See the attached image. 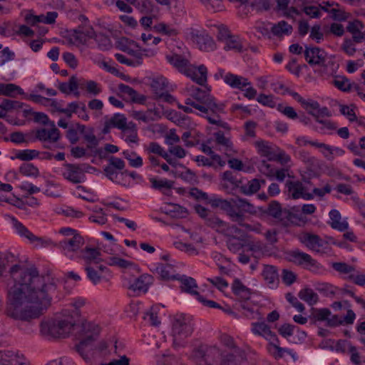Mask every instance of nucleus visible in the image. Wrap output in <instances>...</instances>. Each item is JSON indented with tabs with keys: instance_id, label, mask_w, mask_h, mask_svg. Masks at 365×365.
<instances>
[{
	"instance_id": "603ef678",
	"label": "nucleus",
	"mask_w": 365,
	"mask_h": 365,
	"mask_svg": "<svg viewBox=\"0 0 365 365\" xmlns=\"http://www.w3.org/2000/svg\"><path fill=\"white\" fill-rule=\"evenodd\" d=\"M14 93L19 95H25L24 90L19 86L14 83H4V93L3 96L15 98Z\"/></svg>"
},
{
	"instance_id": "37998d69",
	"label": "nucleus",
	"mask_w": 365,
	"mask_h": 365,
	"mask_svg": "<svg viewBox=\"0 0 365 365\" xmlns=\"http://www.w3.org/2000/svg\"><path fill=\"white\" fill-rule=\"evenodd\" d=\"M84 140L88 143L87 148L90 150L95 149L94 155H98L101 158H102L103 150L99 148L96 149V147L98 145V140L96 136L93 133H86L83 135Z\"/></svg>"
},
{
	"instance_id": "2eb2a0df",
	"label": "nucleus",
	"mask_w": 365,
	"mask_h": 365,
	"mask_svg": "<svg viewBox=\"0 0 365 365\" xmlns=\"http://www.w3.org/2000/svg\"><path fill=\"white\" fill-rule=\"evenodd\" d=\"M84 245V239L80 234H76L72 237H65L58 242V247L65 255L78 251Z\"/></svg>"
},
{
	"instance_id": "20e7f679",
	"label": "nucleus",
	"mask_w": 365,
	"mask_h": 365,
	"mask_svg": "<svg viewBox=\"0 0 365 365\" xmlns=\"http://www.w3.org/2000/svg\"><path fill=\"white\" fill-rule=\"evenodd\" d=\"M198 105L202 107L201 110H198L200 112V115L206 118L210 124L216 125L227 130H230L229 124L221 120L220 116V113H225L226 104L225 103L217 102V99L212 96Z\"/></svg>"
},
{
	"instance_id": "f257e3e1",
	"label": "nucleus",
	"mask_w": 365,
	"mask_h": 365,
	"mask_svg": "<svg viewBox=\"0 0 365 365\" xmlns=\"http://www.w3.org/2000/svg\"><path fill=\"white\" fill-rule=\"evenodd\" d=\"M16 260L11 252H0V284L6 285L7 316L21 322L38 318L50 307L57 285L49 274L41 275L34 266H11Z\"/></svg>"
},
{
	"instance_id": "f8f14e48",
	"label": "nucleus",
	"mask_w": 365,
	"mask_h": 365,
	"mask_svg": "<svg viewBox=\"0 0 365 365\" xmlns=\"http://www.w3.org/2000/svg\"><path fill=\"white\" fill-rule=\"evenodd\" d=\"M288 195L292 199L297 200L302 198L306 200L314 199V195L307 192L306 187L299 180H288L285 184Z\"/></svg>"
},
{
	"instance_id": "6e6d98bb",
	"label": "nucleus",
	"mask_w": 365,
	"mask_h": 365,
	"mask_svg": "<svg viewBox=\"0 0 365 365\" xmlns=\"http://www.w3.org/2000/svg\"><path fill=\"white\" fill-rule=\"evenodd\" d=\"M279 219H284L291 223L298 224L297 222H304V218L302 214L293 213L291 210L284 209L282 210V217Z\"/></svg>"
},
{
	"instance_id": "052dcab7",
	"label": "nucleus",
	"mask_w": 365,
	"mask_h": 365,
	"mask_svg": "<svg viewBox=\"0 0 365 365\" xmlns=\"http://www.w3.org/2000/svg\"><path fill=\"white\" fill-rule=\"evenodd\" d=\"M250 6L257 11H267L270 9L269 0H253L250 3Z\"/></svg>"
},
{
	"instance_id": "6ab92c4d",
	"label": "nucleus",
	"mask_w": 365,
	"mask_h": 365,
	"mask_svg": "<svg viewBox=\"0 0 365 365\" xmlns=\"http://www.w3.org/2000/svg\"><path fill=\"white\" fill-rule=\"evenodd\" d=\"M150 271L158 273L163 280H173L178 279L175 274V266L170 262L154 263L152 264Z\"/></svg>"
},
{
	"instance_id": "7ed1b4c3",
	"label": "nucleus",
	"mask_w": 365,
	"mask_h": 365,
	"mask_svg": "<svg viewBox=\"0 0 365 365\" xmlns=\"http://www.w3.org/2000/svg\"><path fill=\"white\" fill-rule=\"evenodd\" d=\"M166 59L178 71L190 78L197 84L203 86L206 83L207 69L205 65L202 64L197 68L193 67L187 58L177 53L167 56Z\"/></svg>"
},
{
	"instance_id": "c756f323",
	"label": "nucleus",
	"mask_w": 365,
	"mask_h": 365,
	"mask_svg": "<svg viewBox=\"0 0 365 365\" xmlns=\"http://www.w3.org/2000/svg\"><path fill=\"white\" fill-rule=\"evenodd\" d=\"M11 222L16 232L21 237L27 238L31 242L39 241L41 238L36 237L21 222H20L16 217H11Z\"/></svg>"
},
{
	"instance_id": "0eeeda50",
	"label": "nucleus",
	"mask_w": 365,
	"mask_h": 365,
	"mask_svg": "<svg viewBox=\"0 0 365 365\" xmlns=\"http://www.w3.org/2000/svg\"><path fill=\"white\" fill-rule=\"evenodd\" d=\"M221 357L222 352L218 347L207 344L194 348L190 356L197 365H219Z\"/></svg>"
},
{
	"instance_id": "3c124183",
	"label": "nucleus",
	"mask_w": 365,
	"mask_h": 365,
	"mask_svg": "<svg viewBox=\"0 0 365 365\" xmlns=\"http://www.w3.org/2000/svg\"><path fill=\"white\" fill-rule=\"evenodd\" d=\"M282 208L280 203L277 200H272L266 210V214L276 219L282 217Z\"/></svg>"
},
{
	"instance_id": "2f4dec72",
	"label": "nucleus",
	"mask_w": 365,
	"mask_h": 365,
	"mask_svg": "<svg viewBox=\"0 0 365 365\" xmlns=\"http://www.w3.org/2000/svg\"><path fill=\"white\" fill-rule=\"evenodd\" d=\"M300 299L305 302L309 306L316 304L319 301L318 294L311 288L305 287L298 292Z\"/></svg>"
},
{
	"instance_id": "f03ea898",
	"label": "nucleus",
	"mask_w": 365,
	"mask_h": 365,
	"mask_svg": "<svg viewBox=\"0 0 365 365\" xmlns=\"http://www.w3.org/2000/svg\"><path fill=\"white\" fill-rule=\"evenodd\" d=\"M207 204L213 208H220L225 211L232 222L245 227L248 231L254 230L252 225L245 223L244 212L255 215L256 209L247 199L237 197L230 200L222 199L215 194L209 196Z\"/></svg>"
},
{
	"instance_id": "e433bc0d",
	"label": "nucleus",
	"mask_w": 365,
	"mask_h": 365,
	"mask_svg": "<svg viewBox=\"0 0 365 365\" xmlns=\"http://www.w3.org/2000/svg\"><path fill=\"white\" fill-rule=\"evenodd\" d=\"M24 117L27 118L29 115H34V120L36 123H41L42 125H50L51 120H49L48 116L42 112H34L31 108H26L23 110Z\"/></svg>"
},
{
	"instance_id": "4be33fe9",
	"label": "nucleus",
	"mask_w": 365,
	"mask_h": 365,
	"mask_svg": "<svg viewBox=\"0 0 365 365\" xmlns=\"http://www.w3.org/2000/svg\"><path fill=\"white\" fill-rule=\"evenodd\" d=\"M193 38L201 51L209 52L216 48L213 38L206 33L196 34L193 36Z\"/></svg>"
},
{
	"instance_id": "f3484780",
	"label": "nucleus",
	"mask_w": 365,
	"mask_h": 365,
	"mask_svg": "<svg viewBox=\"0 0 365 365\" xmlns=\"http://www.w3.org/2000/svg\"><path fill=\"white\" fill-rule=\"evenodd\" d=\"M0 365H29L26 359L19 351H0Z\"/></svg>"
},
{
	"instance_id": "09e8293b",
	"label": "nucleus",
	"mask_w": 365,
	"mask_h": 365,
	"mask_svg": "<svg viewBox=\"0 0 365 365\" xmlns=\"http://www.w3.org/2000/svg\"><path fill=\"white\" fill-rule=\"evenodd\" d=\"M215 142L217 145H222L226 148V151H232L233 144L230 138L225 136L222 130H218L214 133Z\"/></svg>"
},
{
	"instance_id": "4d7b16f0",
	"label": "nucleus",
	"mask_w": 365,
	"mask_h": 365,
	"mask_svg": "<svg viewBox=\"0 0 365 365\" xmlns=\"http://www.w3.org/2000/svg\"><path fill=\"white\" fill-rule=\"evenodd\" d=\"M296 329L297 326L286 323L279 327L278 332L282 337L288 339L294 334Z\"/></svg>"
},
{
	"instance_id": "f704fd0d",
	"label": "nucleus",
	"mask_w": 365,
	"mask_h": 365,
	"mask_svg": "<svg viewBox=\"0 0 365 365\" xmlns=\"http://www.w3.org/2000/svg\"><path fill=\"white\" fill-rule=\"evenodd\" d=\"M224 49L225 51H235L241 53L243 51L242 41L238 36L232 35L225 42Z\"/></svg>"
},
{
	"instance_id": "dca6fc26",
	"label": "nucleus",
	"mask_w": 365,
	"mask_h": 365,
	"mask_svg": "<svg viewBox=\"0 0 365 365\" xmlns=\"http://www.w3.org/2000/svg\"><path fill=\"white\" fill-rule=\"evenodd\" d=\"M125 166V162L119 158L110 156L109 164L103 169L105 175L113 182H119V173L118 170H123Z\"/></svg>"
},
{
	"instance_id": "0e129e2a",
	"label": "nucleus",
	"mask_w": 365,
	"mask_h": 365,
	"mask_svg": "<svg viewBox=\"0 0 365 365\" xmlns=\"http://www.w3.org/2000/svg\"><path fill=\"white\" fill-rule=\"evenodd\" d=\"M277 110L289 119L295 120L298 118L297 113L292 106H283L282 104H279L277 106Z\"/></svg>"
},
{
	"instance_id": "aec40b11",
	"label": "nucleus",
	"mask_w": 365,
	"mask_h": 365,
	"mask_svg": "<svg viewBox=\"0 0 365 365\" xmlns=\"http://www.w3.org/2000/svg\"><path fill=\"white\" fill-rule=\"evenodd\" d=\"M153 277L149 274H141L138 278L135 279L133 282H130L128 288L130 290L135 292H147L149 287L153 283Z\"/></svg>"
},
{
	"instance_id": "de8ad7c7",
	"label": "nucleus",
	"mask_w": 365,
	"mask_h": 365,
	"mask_svg": "<svg viewBox=\"0 0 365 365\" xmlns=\"http://www.w3.org/2000/svg\"><path fill=\"white\" fill-rule=\"evenodd\" d=\"M222 180L229 182L233 185V188L240 189L242 182V178H237V174L231 170H227L222 174Z\"/></svg>"
},
{
	"instance_id": "423d86ee",
	"label": "nucleus",
	"mask_w": 365,
	"mask_h": 365,
	"mask_svg": "<svg viewBox=\"0 0 365 365\" xmlns=\"http://www.w3.org/2000/svg\"><path fill=\"white\" fill-rule=\"evenodd\" d=\"M304 56L305 61L310 66H318L323 67L327 73L332 74L339 68V64L334 60H327V53L324 49L317 46L305 45Z\"/></svg>"
},
{
	"instance_id": "39448f33",
	"label": "nucleus",
	"mask_w": 365,
	"mask_h": 365,
	"mask_svg": "<svg viewBox=\"0 0 365 365\" xmlns=\"http://www.w3.org/2000/svg\"><path fill=\"white\" fill-rule=\"evenodd\" d=\"M100 331V327L90 322H83L79 327L76 336L80 341L76 345V351L84 360L90 359L88 354L85 351V349L87 347H91V349H93V344L97 340Z\"/></svg>"
},
{
	"instance_id": "c9c22d12",
	"label": "nucleus",
	"mask_w": 365,
	"mask_h": 365,
	"mask_svg": "<svg viewBox=\"0 0 365 365\" xmlns=\"http://www.w3.org/2000/svg\"><path fill=\"white\" fill-rule=\"evenodd\" d=\"M39 151L36 150L26 149L16 150L15 156H11V160L19 159L23 161H30L36 158L39 155Z\"/></svg>"
},
{
	"instance_id": "393cba45",
	"label": "nucleus",
	"mask_w": 365,
	"mask_h": 365,
	"mask_svg": "<svg viewBox=\"0 0 365 365\" xmlns=\"http://www.w3.org/2000/svg\"><path fill=\"white\" fill-rule=\"evenodd\" d=\"M177 279L180 280L181 282L180 289L182 292L195 296L196 299H198V297L200 296V294L196 290L198 287L194 278L182 275L180 278H178Z\"/></svg>"
},
{
	"instance_id": "4c0bfd02",
	"label": "nucleus",
	"mask_w": 365,
	"mask_h": 365,
	"mask_svg": "<svg viewBox=\"0 0 365 365\" xmlns=\"http://www.w3.org/2000/svg\"><path fill=\"white\" fill-rule=\"evenodd\" d=\"M303 242L307 247L313 250H319L323 245L322 240L319 236L314 234L307 233L304 235Z\"/></svg>"
},
{
	"instance_id": "7c9ffc66",
	"label": "nucleus",
	"mask_w": 365,
	"mask_h": 365,
	"mask_svg": "<svg viewBox=\"0 0 365 365\" xmlns=\"http://www.w3.org/2000/svg\"><path fill=\"white\" fill-rule=\"evenodd\" d=\"M329 215L331 221L330 225L332 228L341 232L345 231L348 228L349 224L346 222H341V216L339 210L333 209L329 212Z\"/></svg>"
},
{
	"instance_id": "79ce46f5",
	"label": "nucleus",
	"mask_w": 365,
	"mask_h": 365,
	"mask_svg": "<svg viewBox=\"0 0 365 365\" xmlns=\"http://www.w3.org/2000/svg\"><path fill=\"white\" fill-rule=\"evenodd\" d=\"M169 205L172 207V209L165 212V214L175 218H184L187 216L188 210L186 207L175 203H169Z\"/></svg>"
},
{
	"instance_id": "9b49d317",
	"label": "nucleus",
	"mask_w": 365,
	"mask_h": 365,
	"mask_svg": "<svg viewBox=\"0 0 365 365\" xmlns=\"http://www.w3.org/2000/svg\"><path fill=\"white\" fill-rule=\"evenodd\" d=\"M65 170L62 173L63 178L73 184H80L86 180L85 170L82 165L73 163H65Z\"/></svg>"
},
{
	"instance_id": "4468645a",
	"label": "nucleus",
	"mask_w": 365,
	"mask_h": 365,
	"mask_svg": "<svg viewBox=\"0 0 365 365\" xmlns=\"http://www.w3.org/2000/svg\"><path fill=\"white\" fill-rule=\"evenodd\" d=\"M265 284L272 289H275L279 284V271L276 266L264 264L261 272Z\"/></svg>"
},
{
	"instance_id": "a211bd4d",
	"label": "nucleus",
	"mask_w": 365,
	"mask_h": 365,
	"mask_svg": "<svg viewBox=\"0 0 365 365\" xmlns=\"http://www.w3.org/2000/svg\"><path fill=\"white\" fill-rule=\"evenodd\" d=\"M85 270L87 277L93 284H99L110 274L108 268L101 264H97L96 267L88 264Z\"/></svg>"
},
{
	"instance_id": "69168bd1",
	"label": "nucleus",
	"mask_w": 365,
	"mask_h": 365,
	"mask_svg": "<svg viewBox=\"0 0 365 365\" xmlns=\"http://www.w3.org/2000/svg\"><path fill=\"white\" fill-rule=\"evenodd\" d=\"M4 140L7 142L9 140L11 141L16 144H21L24 143H27L28 141L25 138V135L20 131L13 132L10 134L9 138L4 137Z\"/></svg>"
},
{
	"instance_id": "680f3d73",
	"label": "nucleus",
	"mask_w": 365,
	"mask_h": 365,
	"mask_svg": "<svg viewBox=\"0 0 365 365\" xmlns=\"http://www.w3.org/2000/svg\"><path fill=\"white\" fill-rule=\"evenodd\" d=\"M94 38L101 50H108L111 47L110 39L107 36L101 34L96 35Z\"/></svg>"
},
{
	"instance_id": "774afa93",
	"label": "nucleus",
	"mask_w": 365,
	"mask_h": 365,
	"mask_svg": "<svg viewBox=\"0 0 365 365\" xmlns=\"http://www.w3.org/2000/svg\"><path fill=\"white\" fill-rule=\"evenodd\" d=\"M317 289L326 297H332L336 294V287L329 283L319 284Z\"/></svg>"
},
{
	"instance_id": "cd10ccee",
	"label": "nucleus",
	"mask_w": 365,
	"mask_h": 365,
	"mask_svg": "<svg viewBox=\"0 0 365 365\" xmlns=\"http://www.w3.org/2000/svg\"><path fill=\"white\" fill-rule=\"evenodd\" d=\"M232 290L235 295L238 296L243 300H247L251 297V289L244 285L241 280L237 278L233 281Z\"/></svg>"
},
{
	"instance_id": "5fc2aeb1",
	"label": "nucleus",
	"mask_w": 365,
	"mask_h": 365,
	"mask_svg": "<svg viewBox=\"0 0 365 365\" xmlns=\"http://www.w3.org/2000/svg\"><path fill=\"white\" fill-rule=\"evenodd\" d=\"M252 331L254 334H257L259 336H262L264 337L269 333H271V329L269 326H268L266 323L263 322H255L252 323Z\"/></svg>"
},
{
	"instance_id": "6e6552de",
	"label": "nucleus",
	"mask_w": 365,
	"mask_h": 365,
	"mask_svg": "<svg viewBox=\"0 0 365 365\" xmlns=\"http://www.w3.org/2000/svg\"><path fill=\"white\" fill-rule=\"evenodd\" d=\"M75 325L76 320L73 317L53 322H43L40 324V331L44 336L65 338L68 336Z\"/></svg>"
},
{
	"instance_id": "9d476101",
	"label": "nucleus",
	"mask_w": 365,
	"mask_h": 365,
	"mask_svg": "<svg viewBox=\"0 0 365 365\" xmlns=\"http://www.w3.org/2000/svg\"><path fill=\"white\" fill-rule=\"evenodd\" d=\"M288 259L293 264L313 273H318L324 269L322 265L312 258L310 255L299 250L290 251L288 253Z\"/></svg>"
},
{
	"instance_id": "338daca9",
	"label": "nucleus",
	"mask_w": 365,
	"mask_h": 365,
	"mask_svg": "<svg viewBox=\"0 0 365 365\" xmlns=\"http://www.w3.org/2000/svg\"><path fill=\"white\" fill-rule=\"evenodd\" d=\"M257 101L260 104L269 108H274L276 106V103L272 95L261 93L257 96Z\"/></svg>"
},
{
	"instance_id": "5701e85b",
	"label": "nucleus",
	"mask_w": 365,
	"mask_h": 365,
	"mask_svg": "<svg viewBox=\"0 0 365 365\" xmlns=\"http://www.w3.org/2000/svg\"><path fill=\"white\" fill-rule=\"evenodd\" d=\"M224 82L232 88L244 91V88L251 86V82L242 76H238L232 73H227L224 77Z\"/></svg>"
},
{
	"instance_id": "e2e57ef3",
	"label": "nucleus",
	"mask_w": 365,
	"mask_h": 365,
	"mask_svg": "<svg viewBox=\"0 0 365 365\" xmlns=\"http://www.w3.org/2000/svg\"><path fill=\"white\" fill-rule=\"evenodd\" d=\"M309 38L317 43H320L324 40V34L321 31L319 24H314L311 28Z\"/></svg>"
},
{
	"instance_id": "c85d7f7f",
	"label": "nucleus",
	"mask_w": 365,
	"mask_h": 365,
	"mask_svg": "<svg viewBox=\"0 0 365 365\" xmlns=\"http://www.w3.org/2000/svg\"><path fill=\"white\" fill-rule=\"evenodd\" d=\"M260 189L259 179L254 178L248 180L246 183L242 182L239 191L246 196H251L257 193Z\"/></svg>"
},
{
	"instance_id": "13d9d810",
	"label": "nucleus",
	"mask_w": 365,
	"mask_h": 365,
	"mask_svg": "<svg viewBox=\"0 0 365 365\" xmlns=\"http://www.w3.org/2000/svg\"><path fill=\"white\" fill-rule=\"evenodd\" d=\"M24 106H26V104L20 101L4 99L1 102V106L2 107V109L7 112L14 109L22 108Z\"/></svg>"
},
{
	"instance_id": "a19ab883",
	"label": "nucleus",
	"mask_w": 365,
	"mask_h": 365,
	"mask_svg": "<svg viewBox=\"0 0 365 365\" xmlns=\"http://www.w3.org/2000/svg\"><path fill=\"white\" fill-rule=\"evenodd\" d=\"M19 170V173L24 176L38 178L40 175L38 168L33 163H23L21 165Z\"/></svg>"
},
{
	"instance_id": "b1692460",
	"label": "nucleus",
	"mask_w": 365,
	"mask_h": 365,
	"mask_svg": "<svg viewBox=\"0 0 365 365\" xmlns=\"http://www.w3.org/2000/svg\"><path fill=\"white\" fill-rule=\"evenodd\" d=\"M120 93L126 96L133 103L145 104L146 97L144 95L139 94L135 90L130 86L120 83L118 86Z\"/></svg>"
},
{
	"instance_id": "864d4df0",
	"label": "nucleus",
	"mask_w": 365,
	"mask_h": 365,
	"mask_svg": "<svg viewBox=\"0 0 365 365\" xmlns=\"http://www.w3.org/2000/svg\"><path fill=\"white\" fill-rule=\"evenodd\" d=\"M210 88L207 87V90H202L200 88H195L193 90L192 97L197 101V103H201L207 100V98H210Z\"/></svg>"
},
{
	"instance_id": "ea45409f",
	"label": "nucleus",
	"mask_w": 365,
	"mask_h": 365,
	"mask_svg": "<svg viewBox=\"0 0 365 365\" xmlns=\"http://www.w3.org/2000/svg\"><path fill=\"white\" fill-rule=\"evenodd\" d=\"M85 129L86 126L84 125L76 123L75 128L71 127L68 128L66 132V138L71 144H75L79 140L78 132L83 134L85 131Z\"/></svg>"
},
{
	"instance_id": "473e14b6",
	"label": "nucleus",
	"mask_w": 365,
	"mask_h": 365,
	"mask_svg": "<svg viewBox=\"0 0 365 365\" xmlns=\"http://www.w3.org/2000/svg\"><path fill=\"white\" fill-rule=\"evenodd\" d=\"M205 223L207 226L216 230L219 232H224L225 227H227V222L221 220L220 217L211 212L207 219L205 220Z\"/></svg>"
},
{
	"instance_id": "ddd939ff",
	"label": "nucleus",
	"mask_w": 365,
	"mask_h": 365,
	"mask_svg": "<svg viewBox=\"0 0 365 365\" xmlns=\"http://www.w3.org/2000/svg\"><path fill=\"white\" fill-rule=\"evenodd\" d=\"M258 153L261 156L266 157L269 161H280L287 163L289 160L288 155L284 153H276L273 148L268 144L267 142L264 140L257 141L255 143Z\"/></svg>"
},
{
	"instance_id": "58836bf2",
	"label": "nucleus",
	"mask_w": 365,
	"mask_h": 365,
	"mask_svg": "<svg viewBox=\"0 0 365 365\" xmlns=\"http://www.w3.org/2000/svg\"><path fill=\"white\" fill-rule=\"evenodd\" d=\"M271 31L277 36H280L282 34L289 35L292 34V26L287 21H281L272 26Z\"/></svg>"
},
{
	"instance_id": "412c9836",
	"label": "nucleus",
	"mask_w": 365,
	"mask_h": 365,
	"mask_svg": "<svg viewBox=\"0 0 365 365\" xmlns=\"http://www.w3.org/2000/svg\"><path fill=\"white\" fill-rule=\"evenodd\" d=\"M50 130L46 128H39L36 131V138L40 141H49L50 143H56L60 139V131L55 127L53 121L51 122Z\"/></svg>"
},
{
	"instance_id": "72a5a7b5",
	"label": "nucleus",
	"mask_w": 365,
	"mask_h": 365,
	"mask_svg": "<svg viewBox=\"0 0 365 365\" xmlns=\"http://www.w3.org/2000/svg\"><path fill=\"white\" fill-rule=\"evenodd\" d=\"M81 252L82 257L88 264H90L92 262L98 264L101 261V252L98 248L86 247Z\"/></svg>"
},
{
	"instance_id": "bb28decb",
	"label": "nucleus",
	"mask_w": 365,
	"mask_h": 365,
	"mask_svg": "<svg viewBox=\"0 0 365 365\" xmlns=\"http://www.w3.org/2000/svg\"><path fill=\"white\" fill-rule=\"evenodd\" d=\"M331 314V312L328 308L318 309L312 307L308 318L310 321V324L315 325L317 322H327L328 317H330Z\"/></svg>"
},
{
	"instance_id": "1a4fd4ad",
	"label": "nucleus",
	"mask_w": 365,
	"mask_h": 365,
	"mask_svg": "<svg viewBox=\"0 0 365 365\" xmlns=\"http://www.w3.org/2000/svg\"><path fill=\"white\" fill-rule=\"evenodd\" d=\"M193 331V324L185 315L177 314L173 322L172 336L175 348L183 346V341L189 337Z\"/></svg>"
},
{
	"instance_id": "8fccbe9b",
	"label": "nucleus",
	"mask_w": 365,
	"mask_h": 365,
	"mask_svg": "<svg viewBox=\"0 0 365 365\" xmlns=\"http://www.w3.org/2000/svg\"><path fill=\"white\" fill-rule=\"evenodd\" d=\"M226 227H225L224 232H222L224 235L229 236V237L234 235L241 240H245V239H246V233L241 229L238 228L236 225H230L227 222Z\"/></svg>"
},
{
	"instance_id": "49530a36",
	"label": "nucleus",
	"mask_w": 365,
	"mask_h": 365,
	"mask_svg": "<svg viewBox=\"0 0 365 365\" xmlns=\"http://www.w3.org/2000/svg\"><path fill=\"white\" fill-rule=\"evenodd\" d=\"M167 86L168 81L163 76L153 78L151 83V88L156 96L164 92V90L167 88Z\"/></svg>"
},
{
	"instance_id": "bf43d9fd",
	"label": "nucleus",
	"mask_w": 365,
	"mask_h": 365,
	"mask_svg": "<svg viewBox=\"0 0 365 365\" xmlns=\"http://www.w3.org/2000/svg\"><path fill=\"white\" fill-rule=\"evenodd\" d=\"M175 248L180 251H183L189 255H198L197 250L192 244L184 243L182 242H175L174 243Z\"/></svg>"
},
{
	"instance_id": "c03bdc74",
	"label": "nucleus",
	"mask_w": 365,
	"mask_h": 365,
	"mask_svg": "<svg viewBox=\"0 0 365 365\" xmlns=\"http://www.w3.org/2000/svg\"><path fill=\"white\" fill-rule=\"evenodd\" d=\"M109 123L113 125V128H117L122 130H125L129 128V126L127 125V119L123 114H114L109 120Z\"/></svg>"
},
{
	"instance_id": "a18cd8bd",
	"label": "nucleus",
	"mask_w": 365,
	"mask_h": 365,
	"mask_svg": "<svg viewBox=\"0 0 365 365\" xmlns=\"http://www.w3.org/2000/svg\"><path fill=\"white\" fill-rule=\"evenodd\" d=\"M227 246L230 251L233 253H236L239 252L242 248L247 246L246 239H245V240H241L237 239L236 236L233 235L227 239Z\"/></svg>"
},
{
	"instance_id": "a878e982",
	"label": "nucleus",
	"mask_w": 365,
	"mask_h": 365,
	"mask_svg": "<svg viewBox=\"0 0 365 365\" xmlns=\"http://www.w3.org/2000/svg\"><path fill=\"white\" fill-rule=\"evenodd\" d=\"M149 180L152 188L161 192L163 195L172 194L171 190L173 188L174 181L165 178L158 180L155 178H150Z\"/></svg>"
}]
</instances>
